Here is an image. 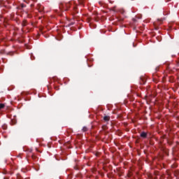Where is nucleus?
Instances as JSON below:
<instances>
[{
	"label": "nucleus",
	"instance_id": "423d86ee",
	"mask_svg": "<svg viewBox=\"0 0 179 179\" xmlns=\"http://www.w3.org/2000/svg\"><path fill=\"white\" fill-rule=\"evenodd\" d=\"M85 1H86V0H78V2L80 3V5H83V3H85Z\"/></svg>",
	"mask_w": 179,
	"mask_h": 179
},
{
	"label": "nucleus",
	"instance_id": "7ed1b4c3",
	"mask_svg": "<svg viewBox=\"0 0 179 179\" xmlns=\"http://www.w3.org/2000/svg\"><path fill=\"white\" fill-rule=\"evenodd\" d=\"M141 80H140V83L141 85H145V83H146V78H145V77H141Z\"/></svg>",
	"mask_w": 179,
	"mask_h": 179
},
{
	"label": "nucleus",
	"instance_id": "20e7f679",
	"mask_svg": "<svg viewBox=\"0 0 179 179\" xmlns=\"http://www.w3.org/2000/svg\"><path fill=\"white\" fill-rule=\"evenodd\" d=\"M103 121H105L106 122H108V121H110V116L105 115L103 117Z\"/></svg>",
	"mask_w": 179,
	"mask_h": 179
},
{
	"label": "nucleus",
	"instance_id": "9d476101",
	"mask_svg": "<svg viewBox=\"0 0 179 179\" xmlns=\"http://www.w3.org/2000/svg\"><path fill=\"white\" fill-rule=\"evenodd\" d=\"M3 129H8V126L6 124H4L2 126Z\"/></svg>",
	"mask_w": 179,
	"mask_h": 179
},
{
	"label": "nucleus",
	"instance_id": "2eb2a0df",
	"mask_svg": "<svg viewBox=\"0 0 179 179\" xmlns=\"http://www.w3.org/2000/svg\"><path fill=\"white\" fill-rule=\"evenodd\" d=\"M73 9H74V10H76V8L75 7H73Z\"/></svg>",
	"mask_w": 179,
	"mask_h": 179
},
{
	"label": "nucleus",
	"instance_id": "9b49d317",
	"mask_svg": "<svg viewBox=\"0 0 179 179\" xmlns=\"http://www.w3.org/2000/svg\"><path fill=\"white\" fill-rule=\"evenodd\" d=\"M73 24H75V22H71L69 26H73Z\"/></svg>",
	"mask_w": 179,
	"mask_h": 179
},
{
	"label": "nucleus",
	"instance_id": "0eeeda50",
	"mask_svg": "<svg viewBox=\"0 0 179 179\" xmlns=\"http://www.w3.org/2000/svg\"><path fill=\"white\" fill-rule=\"evenodd\" d=\"M2 108H5V104L4 103H0V110H2Z\"/></svg>",
	"mask_w": 179,
	"mask_h": 179
},
{
	"label": "nucleus",
	"instance_id": "4468645a",
	"mask_svg": "<svg viewBox=\"0 0 179 179\" xmlns=\"http://www.w3.org/2000/svg\"><path fill=\"white\" fill-rule=\"evenodd\" d=\"M28 152H29V153H31L32 150H28Z\"/></svg>",
	"mask_w": 179,
	"mask_h": 179
},
{
	"label": "nucleus",
	"instance_id": "39448f33",
	"mask_svg": "<svg viewBox=\"0 0 179 179\" xmlns=\"http://www.w3.org/2000/svg\"><path fill=\"white\" fill-rule=\"evenodd\" d=\"M22 27H25V26H27V21L26 20H24L22 22Z\"/></svg>",
	"mask_w": 179,
	"mask_h": 179
},
{
	"label": "nucleus",
	"instance_id": "f8f14e48",
	"mask_svg": "<svg viewBox=\"0 0 179 179\" xmlns=\"http://www.w3.org/2000/svg\"><path fill=\"white\" fill-rule=\"evenodd\" d=\"M21 8H26V5L25 4H21Z\"/></svg>",
	"mask_w": 179,
	"mask_h": 179
},
{
	"label": "nucleus",
	"instance_id": "f257e3e1",
	"mask_svg": "<svg viewBox=\"0 0 179 179\" xmlns=\"http://www.w3.org/2000/svg\"><path fill=\"white\" fill-rule=\"evenodd\" d=\"M59 8L61 10H69V8H71L70 3H62L59 4Z\"/></svg>",
	"mask_w": 179,
	"mask_h": 179
},
{
	"label": "nucleus",
	"instance_id": "1a4fd4ad",
	"mask_svg": "<svg viewBox=\"0 0 179 179\" xmlns=\"http://www.w3.org/2000/svg\"><path fill=\"white\" fill-rule=\"evenodd\" d=\"M31 156V159H33V160H36V159H37V157H36V155H34V154H32Z\"/></svg>",
	"mask_w": 179,
	"mask_h": 179
},
{
	"label": "nucleus",
	"instance_id": "dca6fc26",
	"mask_svg": "<svg viewBox=\"0 0 179 179\" xmlns=\"http://www.w3.org/2000/svg\"><path fill=\"white\" fill-rule=\"evenodd\" d=\"M169 1H170V0H166V2H169Z\"/></svg>",
	"mask_w": 179,
	"mask_h": 179
},
{
	"label": "nucleus",
	"instance_id": "f03ea898",
	"mask_svg": "<svg viewBox=\"0 0 179 179\" xmlns=\"http://www.w3.org/2000/svg\"><path fill=\"white\" fill-rule=\"evenodd\" d=\"M140 136L145 139V138H148V133L143 131L141 133Z\"/></svg>",
	"mask_w": 179,
	"mask_h": 179
},
{
	"label": "nucleus",
	"instance_id": "ddd939ff",
	"mask_svg": "<svg viewBox=\"0 0 179 179\" xmlns=\"http://www.w3.org/2000/svg\"><path fill=\"white\" fill-rule=\"evenodd\" d=\"M3 179H9V177L6 176V177L3 178Z\"/></svg>",
	"mask_w": 179,
	"mask_h": 179
},
{
	"label": "nucleus",
	"instance_id": "6e6552de",
	"mask_svg": "<svg viewBox=\"0 0 179 179\" xmlns=\"http://www.w3.org/2000/svg\"><path fill=\"white\" fill-rule=\"evenodd\" d=\"M87 130H88V129H87L86 127H84L83 128V132H87Z\"/></svg>",
	"mask_w": 179,
	"mask_h": 179
}]
</instances>
